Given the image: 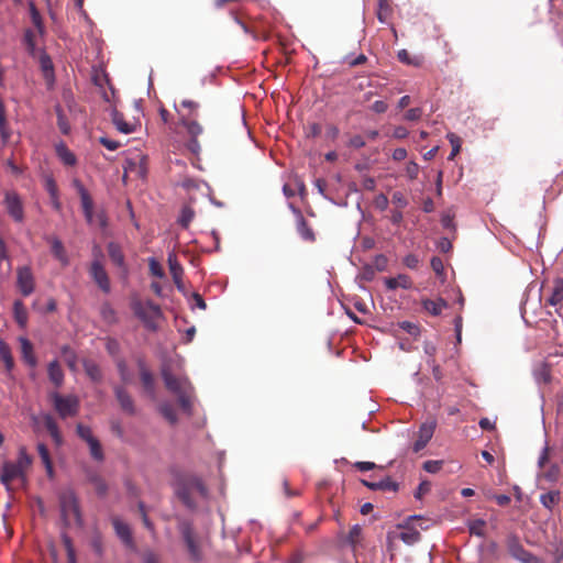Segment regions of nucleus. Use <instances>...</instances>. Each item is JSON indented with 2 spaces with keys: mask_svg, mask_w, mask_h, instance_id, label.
I'll return each instance as SVG.
<instances>
[{
  "mask_svg": "<svg viewBox=\"0 0 563 563\" xmlns=\"http://www.w3.org/2000/svg\"><path fill=\"white\" fill-rule=\"evenodd\" d=\"M548 302L553 306L558 307L563 302V279L559 278L554 282L553 290L548 299Z\"/></svg>",
  "mask_w": 563,
  "mask_h": 563,
  "instance_id": "a878e982",
  "label": "nucleus"
},
{
  "mask_svg": "<svg viewBox=\"0 0 563 563\" xmlns=\"http://www.w3.org/2000/svg\"><path fill=\"white\" fill-rule=\"evenodd\" d=\"M5 209L9 216L16 222H22L24 219L23 205L18 196V194L13 191H9L5 194L4 198Z\"/></svg>",
  "mask_w": 563,
  "mask_h": 563,
  "instance_id": "9d476101",
  "label": "nucleus"
},
{
  "mask_svg": "<svg viewBox=\"0 0 563 563\" xmlns=\"http://www.w3.org/2000/svg\"><path fill=\"white\" fill-rule=\"evenodd\" d=\"M194 216L195 213L192 209H190L189 207L183 208L179 217V223L185 228L188 227L191 220L194 219Z\"/></svg>",
  "mask_w": 563,
  "mask_h": 563,
  "instance_id": "de8ad7c7",
  "label": "nucleus"
},
{
  "mask_svg": "<svg viewBox=\"0 0 563 563\" xmlns=\"http://www.w3.org/2000/svg\"><path fill=\"white\" fill-rule=\"evenodd\" d=\"M37 452H38V455L46 468V472L49 476L53 475V464H52V461H51V457H49V453H48V450L46 448L45 444L43 443H38L37 444Z\"/></svg>",
  "mask_w": 563,
  "mask_h": 563,
  "instance_id": "7c9ffc66",
  "label": "nucleus"
},
{
  "mask_svg": "<svg viewBox=\"0 0 563 563\" xmlns=\"http://www.w3.org/2000/svg\"><path fill=\"white\" fill-rule=\"evenodd\" d=\"M56 153L65 165L71 166L76 163L75 155L64 144L56 146Z\"/></svg>",
  "mask_w": 563,
  "mask_h": 563,
  "instance_id": "c85d7f7f",
  "label": "nucleus"
},
{
  "mask_svg": "<svg viewBox=\"0 0 563 563\" xmlns=\"http://www.w3.org/2000/svg\"><path fill=\"white\" fill-rule=\"evenodd\" d=\"M391 201L398 208H405L408 203L406 197L400 191H395L393 194Z\"/></svg>",
  "mask_w": 563,
  "mask_h": 563,
  "instance_id": "864d4df0",
  "label": "nucleus"
},
{
  "mask_svg": "<svg viewBox=\"0 0 563 563\" xmlns=\"http://www.w3.org/2000/svg\"><path fill=\"white\" fill-rule=\"evenodd\" d=\"M141 380H142V384L144 386V388L153 394V389H154V379H153V376L152 374L146 371V369H142L141 372Z\"/></svg>",
  "mask_w": 563,
  "mask_h": 563,
  "instance_id": "79ce46f5",
  "label": "nucleus"
},
{
  "mask_svg": "<svg viewBox=\"0 0 563 563\" xmlns=\"http://www.w3.org/2000/svg\"><path fill=\"white\" fill-rule=\"evenodd\" d=\"M40 65L43 73V76L47 82L48 86H52L54 82V67L52 59L48 55L41 53L40 55Z\"/></svg>",
  "mask_w": 563,
  "mask_h": 563,
  "instance_id": "412c9836",
  "label": "nucleus"
},
{
  "mask_svg": "<svg viewBox=\"0 0 563 563\" xmlns=\"http://www.w3.org/2000/svg\"><path fill=\"white\" fill-rule=\"evenodd\" d=\"M161 413L170 422L175 423L177 421L176 412L172 405L163 404L159 408Z\"/></svg>",
  "mask_w": 563,
  "mask_h": 563,
  "instance_id": "c03bdc74",
  "label": "nucleus"
},
{
  "mask_svg": "<svg viewBox=\"0 0 563 563\" xmlns=\"http://www.w3.org/2000/svg\"><path fill=\"white\" fill-rule=\"evenodd\" d=\"M448 140L450 142V144L452 145V151L449 155V159L452 161L454 159V157L460 153L461 151V140L457 135H455L454 133H450L448 134Z\"/></svg>",
  "mask_w": 563,
  "mask_h": 563,
  "instance_id": "ea45409f",
  "label": "nucleus"
},
{
  "mask_svg": "<svg viewBox=\"0 0 563 563\" xmlns=\"http://www.w3.org/2000/svg\"><path fill=\"white\" fill-rule=\"evenodd\" d=\"M14 317L20 327L24 328L27 321V313L22 301L14 302Z\"/></svg>",
  "mask_w": 563,
  "mask_h": 563,
  "instance_id": "72a5a7b5",
  "label": "nucleus"
},
{
  "mask_svg": "<svg viewBox=\"0 0 563 563\" xmlns=\"http://www.w3.org/2000/svg\"><path fill=\"white\" fill-rule=\"evenodd\" d=\"M45 189L51 196L58 195V188L55 180L52 177L45 178Z\"/></svg>",
  "mask_w": 563,
  "mask_h": 563,
  "instance_id": "6e6d98bb",
  "label": "nucleus"
},
{
  "mask_svg": "<svg viewBox=\"0 0 563 563\" xmlns=\"http://www.w3.org/2000/svg\"><path fill=\"white\" fill-rule=\"evenodd\" d=\"M559 500L560 493L558 490L549 492L540 496L541 504L548 509H552Z\"/></svg>",
  "mask_w": 563,
  "mask_h": 563,
  "instance_id": "473e14b6",
  "label": "nucleus"
},
{
  "mask_svg": "<svg viewBox=\"0 0 563 563\" xmlns=\"http://www.w3.org/2000/svg\"><path fill=\"white\" fill-rule=\"evenodd\" d=\"M423 352L427 357V363L432 368V373L437 379L440 378V367L435 363V355L438 352V343L434 341L426 340L423 342Z\"/></svg>",
  "mask_w": 563,
  "mask_h": 563,
  "instance_id": "dca6fc26",
  "label": "nucleus"
},
{
  "mask_svg": "<svg viewBox=\"0 0 563 563\" xmlns=\"http://www.w3.org/2000/svg\"><path fill=\"white\" fill-rule=\"evenodd\" d=\"M397 56L401 63L407 64V65L419 66L420 62H421L419 57H410L407 49H400L398 52Z\"/></svg>",
  "mask_w": 563,
  "mask_h": 563,
  "instance_id": "a19ab883",
  "label": "nucleus"
},
{
  "mask_svg": "<svg viewBox=\"0 0 563 563\" xmlns=\"http://www.w3.org/2000/svg\"><path fill=\"white\" fill-rule=\"evenodd\" d=\"M431 267L438 276H442L444 273V265L440 257H433L431 260Z\"/></svg>",
  "mask_w": 563,
  "mask_h": 563,
  "instance_id": "5fc2aeb1",
  "label": "nucleus"
},
{
  "mask_svg": "<svg viewBox=\"0 0 563 563\" xmlns=\"http://www.w3.org/2000/svg\"><path fill=\"white\" fill-rule=\"evenodd\" d=\"M74 186L80 196L81 207H82L85 218H86L87 222L92 223L93 222L92 199H91L89 192L87 191V189L84 187V185L79 180H75Z\"/></svg>",
  "mask_w": 563,
  "mask_h": 563,
  "instance_id": "4468645a",
  "label": "nucleus"
},
{
  "mask_svg": "<svg viewBox=\"0 0 563 563\" xmlns=\"http://www.w3.org/2000/svg\"><path fill=\"white\" fill-rule=\"evenodd\" d=\"M100 143L104 147H107L109 151H115L120 146L119 142L107 139V137H100Z\"/></svg>",
  "mask_w": 563,
  "mask_h": 563,
  "instance_id": "bf43d9fd",
  "label": "nucleus"
},
{
  "mask_svg": "<svg viewBox=\"0 0 563 563\" xmlns=\"http://www.w3.org/2000/svg\"><path fill=\"white\" fill-rule=\"evenodd\" d=\"M60 512L67 525L81 523L80 512L74 493L66 492L59 498Z\"/></svg>",
  "mask_w": 563,
  "mask_h": 563,
  "instance_id": "39448f33",
  "label": "nucleus"
},
{
  "mask_svg": "<svg viewBox=\"0 0 563 563\" xmlns=\"http://www.w3.org/2000/svg\"><path fill=\"white\" fill-rule=\"evenodd\" d=\"M181 532H183V537L185 539V542H186L190 553L194 556H197V553H198L197 547L195 544V540H194V536H192L190 527L188 525H184L181 528Z\"/></svg>",
  "mask_w": 563,
  "mask_h": 563,
  "instance_id": "f704fd0d",
  "label": "nucleus"
},
{
  "mask_svg": "<svg viewBox=\"0 0 563 563\" xmlns=\"http://www.w3.org/2000/svg\"><path fill=\"white\" fill-rule=\"evenodd\" d=\"M101 316H102L103 320L109 323H112L115 320V311L109 303L102 305Z\"/></svg>",
  "mask_w": 563,
  "mask_h": 563,
  "instance_id": "09e8293b",
  "label": "nucleus"
},
{
  "mask_svg": "<svg viewBox=\"0 0 563 563\" xmlns=\"http://www.w3.org/2000/svg\"><path fill=\"white\" fill-rule=\"evenodd\" d=\"M90 275L102 291H110V280L108 274L99 261L92 262L90 267Z\"/></svg>",
  "mask_w": 563,
  "mask_h": 563,
  "instance_id": "2eb2a0df",
  "label": "nucleus"
},
{
  "mask_svg": "<svg viewBox=\"0 0 563 563\" xmlns=\"http://www.w3.org/2000/svg\"><path fill=\"white\" fill-rule=\"evenodd\" d=\"M421 109L419 108H412V109H409L406 114H405V118L406 120L408 121H417L420 119L421 117Z\"/></svg>",
  "mask_w": 563,
  "mask_h": 563,
  "instance_id": "13d9d810",
  "label": "nucleus"
},
{
  "mask_svg": "<svg viewBox=\"0 0 563 563\" xmlns=\"http://www.w3.org/2000/svg\"><path fill=\"white\" fill-rule=\"evenodd\" d=\"M435 421L430 420L420 426L419 432H418V439L413 443V451L419 452L422 449L426 448L428 442L431 440L434 430H435Z\"/></svg>",
  "mask_w": 563,
  "mask_h": 563,
  "instance_id": "ddd939ff",
  "label": "nucleus"
},
{
  "mask_svg": "<svg viewBox=\"0 0 563 563\" xmlns=\"http://www.w3.org/2000/svg\"><path fill=\"white\" fill-rule=\"evenodd\" d=\"M426 522L427 520L421 516H412L408 518L405 523L398 526L397 530L388 532V543L393 544L397 539L401 540L407 545L417 543L420 540L419 529L426 530L429 527Z\"/></svg>",
  "mask_w": 563,
  "mask_h": 563,
  "instance_id": "f03ea898",
  "label": "nucleus"
},
{
  "mask_svg": "<svg viewBox=\"0 0 563 563\" xmlns=\"http://www.w3.org/2000/svg\"><path fill=\"white\" fill-rule=\"evenodd\" d=\"M77 433L78 435L84 439L86 442H90V440H93L95 437L92 435V432L90 430V428L84 426V424H78L77 426Z\"/></svg>",
  "mask_w": 563,
  "mask_h": 563,
  "instance_id": "603ef678",
  "label": "nucleus"
},
{
  "mask_svg": "<svg viewBox=\"0 0 563 563\" xmlns=\"http://www.w3.org/2000/svg\"><path fill=\"white\" fill-rule=\"evenodd\" d=\"M549 462V448L545 445L538 459V466L541 470L539 478H544L548 482H555L559 477L560 467L556 464H551L547 467Z\"/></svg>",
  "mask_w": 563,
  "mask_h": 563,
  "instance_id": "6e6552de",
  "label": "nucleus"
},
{
  "mask_svg": "<svg viewBox=\"0 0 563 563\" xmlns=\"http://www.w3.org/2000/svg\"><path fill=\"white\" fill-rule=\"evenodd\" d=\"M114 393L121 408L130 415L134 413L135 409L131 396L122 387H115Z\"/></svg>",
  "mask_w": 563,
  "mask_h": 563,
  "instance_id": "4be33fe9",
  "label": "nucleus"
},
{
  "mask_svg": "<svg viewBox=\"0 0 563 563\" xmlns=\"http://www.w3.org/2000/svg\"><path fill=\"white\" fill-rule=\"evenodd\" d=\"M442 462L440 461H427L423 464V468L429 473H437L441 470Z\"/></svg>",
  "mask_w": 563,
  "mask_h": 563,
  "instance_id": "4d7b16f0",
  "label": "nucleus"
},
{
  "mask_svg": "<svg viewBox=\"0 0 563 563\" xmlns=\"http://www.w3.org/2000/svg\"><path fill=\"white\" fill-rule=\"evenodd\" d=\"M299 234L305 240H313V232L308 228L307 223L301 219L298 225Z\"/></svg>",
  "mask_w": 563,
  "mask_h": 563,
  "instance_id": "3c124183",
  "label": "nucleus"
},
{
  "mask_svg": "<svg viewBox=\"0 0 563 563\" xmlns=\"http://www.w3.org/2000/svg\"><path fill=\"white\" fill-rule=\"evenodd\" d=\"M187 147L194 154H198L200 152V144L197 139H190L188 141Z\"/></svg>",
  "mask_w": 563,
  "mask_h": 563,
  "instance_id": "774afa93",
  "label": "nucleus"
},
{
  "mask_svg": "<svg viewBox=\"0 0 563 563\" xmlns=\"http://www.w3.org/2000/svg\"><path fill=\"white\" fill-rule=\"evenodd\" d=\"M54 407L62 418L76 416L79 409V399L74 395L62 396L58 393L51 395Z\"/></svg>",
  "mask_w": 563,
  "mask_h": 563,
  "instance_id": "423d86ee",
  "label": "nucleus"
},
{
  "mask_svg": "<svg viewBox=\"0 0 563 563\" xmlns=\"http://www.w3.org/2000/svg\"><path fill=\"white\" fill-rule=\"evenodd\" d=\"M485 521L482 519L472 520L468 523L471 534L483 537L485 534Z\"/></svg>",
  "mask_w": 563,
  "mask_h": 563,
  "instance_id": "4c0bfd02",
  "label": "nucleus"
},
{
  "mask_svg": "<svg viewBox=\"0 0 563 563\" xmlns=\"http://www.w3.org/2000/svg\"><path fill=\"white\" fill-rule=\"evenodd\" d=\"M180 104H181V107L189 109L191 114L197 112V110L199 109V103L195 102L192 100L185 99V100L181 101Z\"/></svg>",
  "mask_w": 563,
  "mask_h": 563,
  "instance_id": "e2e57ef3",
  "label": "nucleus"
},
{
  "mask_svg": "<svg viewBox=\"0 0 563 563\" xmlns=\"http://www.w3.org/2000/svg\"><path fill=\"white\" fill-rule=\"evenodd\" d=\"M19 343L21 346V356L22 360L29 365L31 368L36 367L37 360L34 355L32 343L24 336L19 338Z\"/></svg>",
  "mask_w": 563,
  "mask_h": 563,
  "instance_id": "a211bd4d",
  "label": "nucleus"
},
{
  "mask_svg": "<svg viewBox=\"0 0 563 563\" xmlns=\"http://www.w3.org/2000/svg\"><path fill=\"white\" fill-rule=\"evenodd\" d=\"M192 307H197L201 310L206 309V302L199 294H192L191 296Z\"/></svg>",
  "mask_w": 563,
  "mask_h": 563,
  "instance_id": "052dcab7",
  "label": "nucleus"
},
{
  "mask_svg": "<svg viewBox=\"0 0 563 563\" xmlns=\"http://www.w3.org/2000/svg\"><path fill=\"white\" fill-rule=\"evenodd\" d=\"M349 144L352 147L361 148L365 145V141L361 135H355L350 140Z\"/></svg>",
  "mask_w": 563,
  "mask_h": 563,
  "instance_id": "69168bd1",
  "label": "nucleus"
},
{
  "mask_svg": "<svg viewBox=\"0 0 563 563\" xmlns=\"http://www.w3.org/2000/svg\"><path fill=\"white\" fill-rule=\"evenodd\" d=\"M405 172H406V176L409 179H411V180L416 179L418 177V174H419V165L416 162L410 161L406 165Z\"/></svg>",
  "mask_w": 563,
  "mask_h": 563,
  "instance_id": "8fccbe9b",
  "label": "nucleus"
},
{
  "mask_svg": "<svg viewBox=\"0 0 563 563\" xmlns=\"http://www.w3.org/2000/svg\"><path fill=\"white\" fill-rule=\"evenodd\" d=\"M134 311L139 318L150 323L152 320L161 317V308L158 305L146 301L145 303H135Z\"/></svg>",
  "mask_w": 563,
  "mask_h": 563,
  "instance_id": "f8f14e48",
  "label": "nucleus"
},
{
  "mask_svg": "<svg viewBox=\"0 0 563 563\" xmlns=\"http://www.w3.org/2000/svg\"><path fill=\"white\" fill-rule=\"evenodd\" d=\"M62 352H63V355L65 357V361H66L68 367L71 371H76V355H75V353L68 346H64Z\"/></svg>",
  "mask_w": 563,
  "mask_h": 563,
  "instance_id": "49530a36",
  "label": "nucleus"
},
{
  "mask_svg": "<svg viewBox=\"0 0 563 563\" xmlns=\"http://www.w3.org/2000/svg\"><path fill=\"white\" fill-rule=\"evenodd\" d=\"M448 303L444 299L438 298L435 300L424 299L422 300L423 309L432 316H439Z\"/></svg>",
  "mask_w": 563,
  "mask_h": 563,
  "instance_id": "393cba45",
  "label": "nucleus"
},
{
  "mask_svg": "<svg viewBox=\"0 0 563 563\" xmlns=\"http://www.w3.org/2000/svg\"><path fill=\"white\" fill-rule=\"evenodd\" d=\"M399 328L412 336H418L420 334L419 325L409 321L400 322Z\"/></svg>",
  "mask_w": 563,
  "mask_h": 563,
  "instance_id": "a18cd8bd",
  "label": "nucleus"
},
{
  "mask_svg": "<svg viewBox=\"0 0 563 563\" xmlns=\"http://www.w3.org/2000/svg\"><path fill=\"white\" fill-rule=\"evenodd\" d=\"M31 21L35 30H26L24 34V44L31 55H35L37 52L36 36H43L45 34V26L43 19L34 5L33 2L29 3Z\"/></svg>",
  "mask_w": 563,
  "mask_h": 563,
  "instance_id": "20e7f679",
  "label": "nucleus"
},
{
  "mask_svg": "<svg viewBox=\"0 0 563 563\" xmlns=\"http://www.w3.org/2000/svg\"><path fill=\"white\" fill-rule=\"evenodd\" d=\"M177 495L179 498L188 506L192 507V495L199 494L200 496H205L207 490L203 484L196 477H191L188 479V483L186 486H179L176 489Z\"/></svg>",
  "mask_w": 563,
  "mask_h": 563,
  "instance_id": "0eeeda50",
  "label": "nucleus"
},
{
  "mask_svg": "<svg viewBox=\"0 0 563 563\" xmlns=\"http://www.w3.org/2000/svg\"><path fill=\"white\" fill-rule=\"evenodd\" d=\"M148 268L151 274L157 278L165 276L162 265L154 257L148 260Z\"/></svg>",
  "mask_w": 563,
  "mask_h": 563,
  "instance_id": "37998d69",
  "label": "nucleus"
},
{
  "mask_svg": "<svg viewBox=\"0 0 563 563\" xmlns=\"http://www.w3.org/2000/svg\"><path fill=\"white\" fill-rule=\"evenodd\" d=\"M108 252H109V256L111 258V261L118 265V266H123L124 264V256L120 250V247L114 244V243H110L108 245Z\"/></svg>",
  "mask_w": 563,
  "mask_h": 563,
  "instance_id": "c9c22d12",
  "label": "nucleus"
},
{
  "mask_svg": "<svg viewBox=\"0 0 563 563\" xmlns=\"http://www.w3.org/2000/svg\"><path fill=\"white\" fill-rule=\"evenodd\" d=\"M163 378L166 387L177 395L179 405L184 411L190 412L192 387L188 379L175 377L167 369L163 371Z\"/></svg>",
  "mask_w": 563,
  "mask_h": 563,
  "instance_id": "7ed1b4c3",
  "label": "nucleus"
},
{
  "mask_svg": "<svg viewBox=\"0 0 563 563\" xmlns=\"http://www.w3.org/2000/svg\"><path fill=\"white\" fill-rule=\"evenodd\" d=\"M46 241L51 244V251L54 257L60 262L63 266L68 265V256L62 241L56 236H47Z\"/></svg>",
  "mask_w": 563,
  "mask_h": 563,
  "instance_id": "f3484780",
  "label": "nucleus"
},
{
  "mask_svg": "<svg viewBox=\"0 0 563 563\" xmlns=\"http://www.w3.org/2000/svg\"><path fill=\"white\" fill-rule=\"evenodd\" d=\"M404 263L409 268H416L418 266L419 261L417 256L409 254L404 258Z\"/></svg>",
  "mask_w": 563,
  "mask_h": 563,
  "instance_id": "0e129e2a",
  "label": "nucleus"
},
{
  "mask_svg": "<svg viewBox=\"0 0 563 563\" xmlns=\"http://www.w3.org/2000/svg\"><path fill=\"white\" fill-rule=\"evenodd\" d=\"M180 124L187 130L190 139H197L203 131L197 121L188 120L184 115L180 118Z\"/></svg>",
  "mask_w": 563,
  "mask_h": 563,
  "instance_id": "cd10ccee",
  "label": "nucleus"
},
{
  "mask_svg": "<svg viewBox=\"0 0 563 563\" xmlns=\"http://www.w3.org/2000/svg\"><path fill=\"white\" fill-rule=\"evenodd\" d=\"M44 422H45V427H46L47 431L49 432V434L52 435L54 441L57 444L60 443V434H59L58 427H57L56 422L54 421V419L51 416H47L45 418Z\"/></svg>",
  "mask_w": 563,
  "mask_h": 563,
  "instance_id": "e433bc0d",
  "label": "nucleus"
},
{
  "mask_svg": "<svg viewBox=\"0 0 563 563\" xmlns=\"http://www.w3.org/2000/svg\"><path fill=\"white\" fill-rule=\"evenodd\" d=\"M388 106L385 101L377 100L373 103L372 109L377 113H384L387 110Z\"/></svg>",
  "mask_w": 563,
  "mask_h": 563,
  "instance_id": "338daca9",
  "label": "nucleus"
},
{
  "mask_svg": "<svg viewBox=\"0 0 563 563\" xmlns=\"http://www.w3.org/2000/svg\"><path fill=\"white\" fill-rule=\"evenodd\" d=\"M87 444L89 446L91 456L97 461H102L103 452L99 441L95 438L93 440H90V442H87Z\"/></svg>",
  "mask_w": 563,
  "mask_h": 563,
  "instance_id": "58836bf2",
  "label": "nucleus"
},
{
  "mask_svg": "<svg viewBox=\"0 0 563 563\" xmlns=\"http://www.w3.org/2000/svg\"><path fill=\"white\" fill-rule=\"evenodd\" d=\"M508 549L510 554L522 563H542L537 556L526 551L515 538L508 540Z\"/></svg>",
  "mask_w": 563,
  "mask_h": 563,
  "instance_id": "9b49d317",
  "label": "nucleus"
},
{
  "mask_svg": "<svg viewBox=\"0 0 563 563\" xmlns=\"http://www.w3.org/2000/svg\"><path fill=\"white\" fill-rule=\"evenodd\" d=\"M0 356L4 362L5 368L8 372H11L14 365L13 357L11 355V350L9 345L3 341L0 340Z\"/></svg>",
  "mask_w": 563,
  "mask_h": 563,
  "instance_id": "c756f323",
  "label": "nucleus"
},
{
  "mask_svg": "<svg viewBox=\"0 0 563 563\" xmlns=\"http://www.w3.org/2000/svg\"><path fill=\"white\" fill-rule=\"evenodd\" d=\"M112 523H113V528H114L115 533L118 534V537L126 545H132L133 542H132V536H131L130 527L125 522L120 520L119 518H114Z\"/></svg>",
  "mask_w": 563,
  "mask_h": 563,
  "instance_id": "5701e85b",
  "label": "nucleus"
},
{
  "mask_svg": "<svg viewBox=\"0 0 563 563\" xmlns=\"http://www.w3.org/2000/svg\"><path fill=\"white\" fill-rule=\"evenodd\" d=\"M375 207L385 210L388 207V198L385 195H378L375 199Z\"/></svg>",
  "mask_w": 563,
  "mask_h": 563,
  "instance_id": "680f3d73",
  "label": "nucleus"
},
{
  "mask_svg": "<svg viewBox=\"0 0 563 563\" xmlns=\"http://www.w3.org/2000/svg\"><path fill=\"white\" fill-rule=\"evenodd\" d=\"M16 285L23 296H30L34 291V276L29 266H22L16 269Z\"/></svg>",
  "mask_w": 563,
  "mask_h": 563,
  "instance_id": "1a4fd4ad",
  "label": "nucleus"
},
{
  "mask_svg": "<svg viewBox=\"0 0 563 563\" xmlns=\"http://www.w3.org/2000/svg\"><path fill=\"white\" fill-rule=\"evenodd\" d=\"M167 262H168L169 272H170V275L173 277L175 285L177 286L178 289H183L181 277H183L184 271H183L180 263L177 260L176 254L169 253L168 257H167Z\"/></svg>",
  "mask_w": 563,
  "mask_h": 563,
  "instance_id": "6ab92c4d",
  "label": "nucleus"
},
{
  "mask_svg": "<svg viewBox=\"0 0 563 563\" xmlns=\"http://www.w3.org/2000/svg\"><path fill=\"white\" fill-rule=\"evenodd\" d=\"M112 122L118 129V131H120L123 134H130L134 131V125L132 123L126 122L123 115L117 111H114L112 114Z\"/></svg>",
  "mask_w": 563,
  "mask_h": 563,
  "instance_id": "bb28decb",
  "label": "nucleus"
},
{
  "mask_svg": "<svg viewBox=\"0 0 563 563\" xmlns=\"http://www.w3.org/2000/svg\"><path fill=\"white\" fill-rule=\"evenodd\" d=\"M84 367H85L86 374L89 376V378L91 380H93V382L101 380L102 373H101L100 367L96 363L90 362V361H85Z\"/></svg>",
  "mask_w": 563,
  "mask_h": 563,
  "instance_id": "2f4dec72",
  "label": "nucleus"
},
{
  "mask_svg": "<svg viewBox=\"0 0 563 563\" xmlns=\"http://www.w3.org/2000/svg\"><path fill=\"white\" fill-rule=\"evenodd\" d=\"M385 285L389 290H395L397 288L410 289L412 282L408 275L399 274L396 277L386 278Z\"/></svg>",
  "mask_w": 563,
  "mask_h": 563,
  "instance_id": "aec40b11",
  "label": "nucleus"
},
{
  "mask_svg": "<svg viewBox=\"0 0 563 563\" xmlns=\"http://www.w3.org/2000/svg\"><path fill=\"white\" fill-rule=\"evenodd\" d=\"M49 380L56 386L60 387L64 382V373L57 361H52L47 366Z\"/></svg>",
  "mask_w": 563,
  "mask_h": 563,
  "instance_id": "b1692460",
  "label": "nucleus"
},
{
  "mask_svg": "<svg viewBox=\"0 0 563 563\" xmlns=\"http://www.w3.org/2000/svg\"><path fill=\"white\" fill-rule=\"evenodd\" d=\"M32 464V457L27 454L25 448H20L15 462H4L1 472V483L11 489L13 484L23 486L26 482V471Z\"/></svg>",
  "mask_w": 563,
  "mask_h": 563,
  "instance_id": "f257e3e1",
  "label": "nucleus"
}]
</instances>
